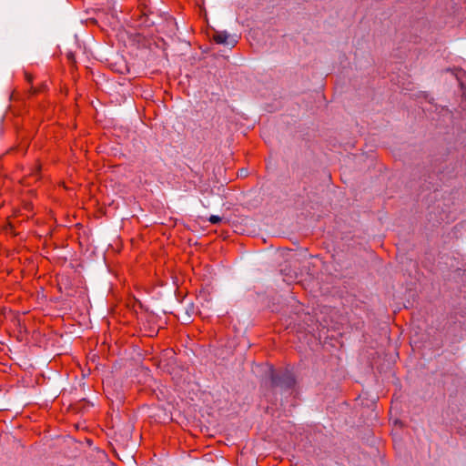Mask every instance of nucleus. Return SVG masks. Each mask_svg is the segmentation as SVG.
Returning a JSON list of instances; mask_svg holds the SVG:
<instances>
[{
	"label": "nucleus",
	"instance_id": "nucleus-1",
	"mask_svg": "<svg viewBox=\"0 0 466 466\" xmlns=\"http://www.w3.org/2000/svg\"><path fill=\"white\" fill-rule=\"evenodd\" d=\"M213 39L218 44L232 46L236 44V40L233 38H230V35L226 31L216 32L213 35Z\"/></svg>",
	"mask_w": 466,
	"mask_h": 466
},
{
	"label": "nucleus",
	"instance_id": "nucleus-2",
	"mask_svg": "<svg viewBox=\"0 0 466 466\" xmlns=\"http://www.w3.org/2000/svg\"><path fill=\"white\" fill-rule=\"evenodd\" d=\"M453 73H454V76H456V78L458 79V81L460 83H462V76H464L465 72L461 69H455L453 71Z\"/></svg>",
	"mask_w": 466,
	"mask_h": 466
},
{
	"label": "nucleus",
	"instance_id": "nucleus-3",
	"mask_svg": "<svg viewBox=\"0 0 466 466\" xmlns=\"http://www.w3.org/2000/svg\"><path fill=\"white\" fill-rule=\"evenodd\" d=\"M209 221H210L212 224H217V223H218V222H220V221H221V218H220V217H218V216H211V217L209 218Z\"/></svg>",
	"mask_w": 466,
	"mask_h": 466
},
{
	"label": "nucleus",
	"instance_id": "nucleus-4",
	"mask_svg": "<svg viewBox=\"0 0 466 466\" xmlns=\"http://www.w3.org/2000/svg\"><path fill=\"white\" fill-rule=\"evenodd\" d=\"M272 381H273V383L277 384L275 377H272Z\"/></svg>",
	"mask_w": 466,
	"mask_h": 466
}]
</instances>
